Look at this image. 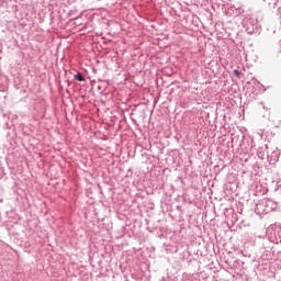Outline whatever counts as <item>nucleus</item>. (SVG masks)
<instances>
[{
	"label": "nucleus",
	"mask_w": 281,
	"mask_h": 281,
	"mask_svg": "<svg viewBox=\"0 0 281 281\" xmlns=\"http://www.w3.org/2000/svg\"><path fill=\"white\" fill-rule=\"evenodd\" d=\"M76 80H79V82H83L85 77L82 76V74L78 72L77 75H75Z\"/></svg>",
	"instance_id": "f257e3e1"
},
{
	"label": "nucleus",
	"mask_w": 281,
	"mask_h": 281,
	"mask_svg": "<svg viewBox=\"0 0 281 281\" xmlns=\"http://www.w3.org/2000/svg\"><path fill=\"white\" fill-rule=\"evenodd\" d=\"M235 76H240V71L234 70Z\"/></svg>",
	"instance_id": "f03ea898"
}]
</instances>
